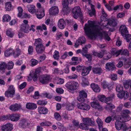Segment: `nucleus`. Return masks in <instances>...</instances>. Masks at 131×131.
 <instances>
[{
	"label": "nucleus",
	"mask_w": 131,
	"mask_h": 131,
	"mask_svg": "<svg viewBox=\"0 0 131 131\" xmlns=\"http://www.w3.org/2000/svg\"><path fill=\"white\" fill-rule=\"evenodd\" d=\"M108 24L112 26H116L117 24L114 19L111 20L105 18V20L102 21L100 23L101 26L95 25L94 21L89 20L84 27L85 34L91 39L99 37L101 38L103 37L105 39L109 41L110 38L108 36V33L109 32L114 31L115 29L113 28L108 31L105 30V29L108 28Z\"/></svg>",
	"instance_id": "nucleus-1"
},
{
	"label": "nucleus",
	"mask_w": 131,
	"mask_h": 131,
	"mask_svg": "<svg viewBox=\"0 0 131 131\" xmlns=\"http://www.w3.org/2000/svg\"><path fill=\"white\" fill-rule=\"evenodd\" d=\"M115 127L118 130L122 129L124 131H131V127H127L125 124L121 121H116Z\"/></svg>",
	"instance_id": "nucleus-2"
},
{
	"label": "nucleus",
	"mask_w": 131,
	"mask_h": 131,
	"mask_svg": "<svg viewBox=\"0 0 131 131\" xmlns=\"http://www.w3.org/2000/svg\"><path fill=\"white\" fill-rule=\"evenodd\" d=\"M65 86L69 92H72L78 88L79 84L75 81H71L66 83Z\"/></svg>",
	"instance_id": "nucleus-3"
},
{
	"label": "nucleus",
	"mask_w": 131,
	"mask_h": 131,
	"mask_svg": "<svg viewBox=\"0 0 131 131\" xmlns=\"http://www.w3.org/2000/svg\"><path fill=\"white\" fill-rule=\"evenodd\" d=\"M112 53L113 55L116 57L118 56L120 54L126 56H128L129 54V52L127 49H122L116 50V49H114L113 50Z\"/></svg>",
	"instance_id": "nucleus-4"
},
{
	"label": "nucleus",
	"mask_w": 131,
	"mask_h": 131,
	"mask_svg": "<svg viewBox=\"0 0 131 131\" xmlns=\"http://www.w3.org/2000/svg\"><path fill=\"white\" fill-rule=\"evenodd\" d=\"M15 89L14 86L10 85L8 90L5 92V95L7 97H13L15 94Z\"/></svg>",
	"instance_id": "nucleus-5"
},
{
	"label": "nucleus",
	"mask_w": 131,
	"mask_h": 131,
	"mask_svg": "<svg viewBox=\"0 0 131 131\" xmlns=\"http://www.w3.org/2000/svg\"><path fill=\"white\" fill-rule=\"evenodd\" d=\"M69 2L68 0H62V4L63 6V11L64 15H67L70 11L69 8L68 7Z\"/></svg>",
	"instance_id": "nucleus-6"
},
{
	"label": "nucleus",
	"mask_w": 131,
	"mask_h": 131,
	"mask_svg": "<svg viewBox=\"0 0 131 131\" xmlns=\"http://www.w3.org/2000/svg\"><path fill=\"white\" fill-rule=\"evenodd\" d=\"M50 79V76L47 74L42 75L39 77V81L42 84L48 83Z\"/></svg>",
	"instance_id": "nucleus-7"
},
{
	"label": "nucleus",
	"mask_w": 131,
	"mask_h": 131,
	"mask_svg": "<svg viewBox=\"0 0 131 131\" xmlns=\"http://www.w3.org/2000/svg\"><path fill=\"white\" fill-rule=\"evenodd\" d=\"M87 97L86 93L84 91H81L79 92V95L77 97V100L80 102H84L85 101V99Z\"/></svg>",
	"instance_id": "nucleus-8"
},
{
	"label": "nucleus",
	"mask_w": 131,
	"mask_h": 131,
	"mask_svg": "<svg viewBox=\"0 0 131 131\" xmlns=\"http://www.w3.org/2000/svg\"><path fill=\"white\" fill-rule=\"evenodd\" d=\"M72 12L73 14V17L75 19L77 18L81 14L80 8L79 6L74 7L72 9Z\"/></svg>",
	"instance_id": "nucleus-9"
},
{
	"label": "nucleus",
	"mask_w": 131,
	"mask_h": 131,
	"mask_svg": "<svg viewBox=\"0 0 131 131\" xmlns=\"http://www.w3.org/2000/svg\"><path fill=\"white\" fill-rule=\"evenodd\" d=\"M77 106L78 108L86 111H89L90 108L89 105L84 103H78Z\"/></svg>",
	"instance_id": "nucleus-10"
},
{
	"label": "nucleus",
	"mask_w": 131,
	"mask_h": 131,
	"mask_svg": "<svg viewBox=\"0 0 131 131\" xmlns=\"http://www.w3.org/2000/svg\"><path fill=\"white\" fill-rule=\"evenodd\" d=\"M83 123L84 125L89 126H93L95 125V122L92 121L91 118H83L82 119Z\"/></svg>",
	"instance_id": "nucleus-11"
},
{
	"label": "nucleus",
	"mask_w": 131,
	"mask_h": 131,
	"mask_svg": "<svg viewBox=\"0 0 131 131\" xmlns=\"http://www.w3.org/2000/svg\"><path fill=\"white\" fill-rule=\"evenodd\" d=\"M13 126L12 124L7 123L2 126L1 129L2 131H11L13 129Z\"/></svg>",
	"instance_id": "nucleus-12"
},
{
	"label": "nucleus",
	"mask_w": 131,
	"mask_h": 131,
	"mask_svg": "<svg viewBox=\"0 0 131 131\" xmlns=\"http://www.w3.org/2000/svg\"><path fill=\"white\" fill-rule=\"evenodd\" d=\"M105 68L108 71L114 70L116 68L114 62H108L106 63Z\"/></svg>",
	"instance_id": "nucleus-13"
},
{
	"label": "nucleus",
	"mask_w": 131,
	"mask_h": 131,
	"mask_svg": "<svg viewBox=\"0 0 131 131\" xmlns=\"http://www.w3.org/2000/svg\"><path fill=\"white\" fill-rule=\"evenodd\" d=\"M98 98L99 100L102 102H104L106 103H108L112 99V98L111 97H108L106 98L103 95H99L98 96Z\"/></svg>",
	"instance_id": "nucleus-14"
},
{
	"label": "nucleus",
	"mask_w": 131,
	"mask_h": 131,
	"mask_svg": "<svg viewBox=\"0 0 131 131\" xmlns=\"http://www.w3.org/2000/svg\"><path fill=\"white\" fill-rule=\"evenodd\" d=\"M59 9L57 6H53L51 7L49 9V13L51 15H55L59 13Z\"/></svg>",
	"instance_id": "nucleus-15"
},
{
	"label": "nucleus",
	"mask_w": 131,
	"mask_h": 131,
	"mask_svg": "<svg viewBox=\"0 0 131 131\" xmlns=\"http://www.w3.org/2000/svg\"><path fill=\"white\" fill-rule=\"evenodd\" d=\"M119 31L123 36H124V35L127 34L128 32L127 28L125 25H122L120 27Z\"/></svg>",
	"instance_id": "nucleus-16"
},
{
	"label": "nucleus",
	"mask_w": 131,
	"mask_h": 131,
	"mask_svg": "<svg viewBox=\"0 0 131 131\" xmlns=\"http://www.w3.org/2000/svg\"><path fill=\"white\" fill-rule=\"evenodd\" d=\"M117 96L120 99L124 97L125 99H127L129 97V93L127 92L122 91L117 94Z\"/></svg>",
	"instance_id": "nucleus-17"
},
{
	"label": "nucleus",
	"mask_w": 131,
	"mask_h": 131,
	"mask_svg": "<svg viewBox=\"0 0 131 131\" xmlns=\"http://www.w3.org/2000/svg\"><path fill=\"white\" fill-rule=\"evenodd\" d=\"M21 108V105L20 104H15L10 105L9 107V109L13 111H18Z\"/></svg>",
	"instance_id": "nucleus-18"
},
{
	"label": "nucleus",
	"mask_w": 131,
	"mask_h": 131,
	"mask_svg": "<svg viewBox=\"0 0 131 131\" xmlns=\"http://www.w3.org/2000/svg\"><path fill=\"white\" fill-rule=\"evenodd\" d=\"M20 117L19 114H14L9 115V119L12 121H17L19 119Z\"/></svg>",
	"instance_id": "nucleus-19"
},
{
	"label": "nucleus",
	"mask_w": 131,
	"mask_h": 131,
	"mask_svg": "<svg viewBox=\"0 0 131 131\" xmlns=\"http://www.w3.org/2000/svg\"><path fill=\"white\" fill-rule=\"evenodd\" d=\"M91 106L93 108L97 109L99 110H102V107L99 104V103L96 101H93L91 103Z\"/></svg>",
	"instance_id": "nucleus-20"
},
{
	"label": "nucleus",
	"mask_w": 131,
	"mask_h": 131,
	"mask_svg": "<svg viewBox=\"0 0 131 131\" xmlns=\"http://www.w3.org/2000/svg\"><path fill=\"white\" fill-rule=\"evenodd\" d=\"M45 48L43 45H40L36 47L37 52L38 54L42 53L45 51Z\"/></svg>",
	"instance_id": "nucleus-21"
},
{
	"label": "nucleus",
	"mask_w": 131,
	"mask_h": 131,
	"mask_svg": "<svg viewBox=\"0 0 131 131\" xmlns=\"http://www.w3.org/2000/svg\"><path fill=\"white\" fill-rule=\"evenodd\" d=\"M26 107L28 109L33 110L37 108V106L33 103H28L26 104Z\"/></svg>",
	"instance_id": "nucleus-22"
},
{
	"label": "nucleus",
	"mask_w": 131,
	"mask_h": 131,
	"mask_svg": "<svg viewBox=\"0 0 131 131\" xmlns=\"http://www.w3.org/2000/svg\"><path fill=\"white\" fill-rule=\"evenodd\" d=\"M124 84L125 88L126 89H128L129 86L130 88V100L131 101V80H128L125 81L124 83Z\"/></svg>",
	"instance_id": "nucleus-23"
},
{
	"label": "nucleus",
	"mask_w": 131,
	"mask_h": 131,
	"mask_svg": "<svg viewBox=\"0 0 131 131\" xmlns=\"http://www.w3.org/2000/svg\"><path fill=\"white\" fill-rule=\"evenodd\" d=\"M38 110L40 114H46L48 112V110L46 107H39L38 108Z\"/></svg>",
	"instance_id": "nucleus-24"
},
{
	"label": "nucleus",
	"mask_w": 131,
	"mask_h": 131,
	"mask_svg": "<svg viewBox=\"0 0 131 131\" xmlns=\"http://www.w3.org/2000/svg\"><path fill=\"white\" fill-rule=\"evenodd\" d=\"M92 68L91 66H89L88 67L85 68L83 70L82 75L83 76H85L87 75L91 70Z\"/></svg>",
	"instance_id": "nucleus-25"
},
{
	"label": "nucleus",
	"mask_w": 131,
	"mask_h": 131,
	"mask_svg": "<svg viewBox=\"0 0 131 131\" xmlns=\"http://www.w3.org/2000/svg\"><path fill=\"white\" fill-rule=\"evenodd\" d=\"M58 25V27L61 29H63L64 28L66 23L63 19H61L59 20Z\"/></svg>",
	"instance_id": "nucleus-26"
},
{
	"label": "nucleus",
	"mask_w": 131,
	"mask_h": 131,
	"mask_svg": "<svg viewBox=\"0 0 131 131\" xmlns=\"http://www.w3.org/2000/svg\"><path fill=\"white\" fill-rule=\"evenodd\" d=\"M115 119H116V120H121L122 121L124 122L129 120L130 119V118L128 115H127V116L125 115L124 116H122V117H120L119 118L118 117L117 118H116Z\"/></svg>",
	"instance_id": "nucleus-27"
},
{
	"label": "nucleus",
	"mask_w": 131,
	"mask_h": 131,
	"mask_svg": "<svg viewBox=\"0 0 131 131\" xmlns=\"http://www.w3.org/2000/svg\"><path fill=\"white\" fill-rule=\"evenodd\" d=\"M91 87L93 90L95 92H98L100 91L101 89L99 86L94 83L92 84Z\"/></svg>",
	"instance_id": "nucleus-28"
},
{
	"label": "nucleus",
	"mask_w": 131,
	"mask_h": 131,
	"mask_svg": "<svg viewBox=\"0 0 131 131\" xmlns=\"http://www.w3.org/2000/svg\"><path fill=\"white\" fill-rule=\"evenodd\" d=\"M90 6L91 9V10H89V14L91 16L95 15L96 14V13L95 6L93 5L92 4H91Z\"/></svg>",
	"instance_id": "nucleus-29"
},
{
	"label": "nucleus",
	"mask_w": 131,
	"mask_h": 131,
	"mask_svg": "<svg viewBox=\"0 0 131 131\" xmlns=\"http://www.w3.org/2000/svg\"><path fill=\"white\" fill-rule=\"evenodd\" d=\"M93 73L95 74H100L103 72L102 69L100 67H94L92 69Z\"/></svg>",
	"instance_id": "nucleus-30"
},
{
	"label": "nucleus",
	"mask_w": 131,
	"mask_h": 131,
	"mask_svg": "<svg viewBox=\"0 0 131 131\" xmlns=\"http://www.w3.org/2000/svg\"><path fill=\"white\" fill-rule=\"evenodd\" d=\"M28 11L31 13L34 14L36 12L35 7L33 5H29L27 6Z\"/></svg>",
	"instance_id": "nucleus-31"
},
{
	"label": "nucleus",
	"mask_w": 131,
	"mask_h": 131,
	"mask_svg": "<svg viewBox=\"0 0 131 131\" xmlns=\"http://www.w3.org/2000/svg\"><path fill=\"white\" fill-rule=\"evenodd\" d=\"M29 27L28 25H21V28L22 31L27 33L29 32Z\"/></svg>",
	"instance_id": "nucleus-32"
},
{
	"label": "nucleus",
	"mask_w": 131,
	"mask_h": 131,
	"mask_svg": "<svg viewBox=\"0 0 131 131\" xmlns=\"http://www.w3.org/2000/svg\"><path fill=\"white\" fill-rule=\"evenodd\" d=\"M74 103H70L67 102L66 103V108L67 110H71L73 109L74 106Z\"/></svg>",
	"instance_id": "nucleus-33"
},
{
	"label": "nucleus",
	"mask_w": 131,
	"mask_h": 131,
	"mask_svg": "<svg viewBox=\"0 0 131 131\" xmlns=\"http://www.w3.org/2000/svg\"><path fill=\"white\" fill-rule=\"evenodd\" d=\"M27 121L25 119L21 120L19 123V126L24 128L26 127L27 125Z\"/></svg>",
	"instance_id": "nucleus-34"
},
{
	"label": "nucleus",
	"mask_w": 131,
	"mask_h": 131,
	"mask_svg": "<svg viewBox=\"0 0 131 131\" xmlns=\"http://www.w3.org/2000/svg\"><path fill=\"white\" fill-rule=\"evenodd\" d=\"M96 121L98 124L99 130L100 131H101V130L103 128V122L101 119L99 118H97Z\"/></svg>",
	"instance_id": "nucleus-35"
},
{
	"label": "nucleus",
	"mask_w": 131,
	"mask_h": 131,
	"mask_svg": "<svg viewBox=\"0 0 131 131\" xmlns=\"http://www.w3.org/2000/svg\"><path fill=\"white\" fill-rule=\"evenodd\" d=\"M106 103L107 104L105 107V109L107 111L111 110L115 108L114 105L112 104H108Z\"/></svg>",
	"instance_id": "nucleus-36"
},
{
	"label": "nucleus",
	"mask_w": 131,
	"mask_h": 131,
	"mask_svg": "<svg viewBox=\"0 0 131 131\" xmlns=\"http://www.w3.org/2000/svg\"><path fill=\"white\" fill-rule=\"evenodd\" d=\"M13 49L10 48L6 50L5 52V57H8L9 56L10 54L13 53Z\"/></svg>",
	"instance_id": "nucleus-37"
},
{
	"label": "nucleus",
	"mask_w": 131,
	"mask_h": 131,
	"mask_svg": "<svg viewBox=\"0 0 131 131\" xmlns=\"http://www.w3.org/2000/svg\"><path fill=\"white\" fill-rule=\"evenodd\" d=\"M72 61L71 62V64L73 65H77L79 62H78V58L76 57H73L71 58Z\"/></svg>",
	"instance_id": "nucleus-38"
},
{
	"label": "nucleus",
	"mask_w": 131,
	"mask_h": 131,
	"mask_svg": "<svg viewBox=\"0 0 131 131\" xmlns=\"http://www.w3.org/2000/svg\"><path fill=\"white\" fill-rule=\"evenodd\" d=\"M45 15L44 10L42 9L41 12H38V14H37V16L38 19H40L42 18Z\"/></svg>",
	"instance_id": "nucleus-39"
},
{
	"label": "nucleus",
	"mask_w": 131,
	"mask_h": 131,
	"mask_svg": "<svg viewBox=\"0 0 131 131\" xmlns=\"http://www.w3.org/2000/svg\"><path fill=\"white\" fill-rule=\"evenodd\" d=\"M35 42L34 45L36 47L39 46L40 45H43L42 44V40L40 38L35 39Z\"/></svg>",
	"instance_id": "nucleus-40"
},
{
	"label": "nucleus",
	"mask_w": 131,
	"mask_h": 131,
	"mask_svg": "<svg viewBox=\"0 0 131 131\" xmlns=\"http://www.w3.org/2000/svg\"><path fill=\"white\" fill-rule=\"evenodd\" d=\"M10 16L8 14L4 15L3 17V19L4 21L8 22L11 19Z\"/></svg>",
	"instance_id": "nucleus-41"
},
{
	"label": "nucleus",
	"mask_w": 131,
	"mask_h": 131,
	"mask_svg": "<svg viewBox=\"0 0 131 131\" xmlns=\"http://www.w3.org/2000/svg\"><path fill=\"white\" fill-rule=\"evenodd\" d=\"M5 8L7 11H8L12 9L13 7L10 2H7L6 3Z\"/></svg>",
	"instance_id": "nucleus-42"
},
{
	"label": "nucleus",
	"mask_w": 131,
	"mask_h": 131,
	"mask_svg": "<svg viewBox=\"0 0 131 131\" xmlns=\"http://www.w3.org/2000/svg\"><path fill=\"white\" fill-rule=\"evenodd\" d=\"M18 13L17 16L20 18H22V13L23 10L22 8L20 6H19L17 7Z\"/></svg>",
	"instance_id": "nucleus-43"
},
{
	"label": "nucleus",
	"mask_w": 131,
	"mask_h": 131,
	"mask_svg": "<svg viewBox=\"0 0 131 131\" xmlns=\"http://www.w3.org/2000/svg\"><path fill=\"white\" fill-rule=\"evenodd\" d=\"M82 85L84 86L89 85V83L87 79L85 78H83L82 79V82L81 83Z\"/></svg>",
	"instance_id": "nucleus-44"
},
{
	"label": "nucleus",
	"mask_w": 131,
	"mask_h": 131,
	"mask_svg": "<svg viewBox=\"0 0 131 131\" xmlns=\"http://www.w3.org/2000/svg\"><path fill=\"white\" fill-rule=\"evenodd\" d=\"M6 34L9 37L12 38L13 36L14 33L11 30L9 29L7 31Z\"/></svg>",
	"instance_id": "nucleus-45"
},
{
	"label": "nucleus",
	"mask_w": 131,
	"mask_h": 131,
	"mask_svg": "<svg viewBox=\"0 0 131 131\" xmlns=\"http://www.w3.org/2000/svg\"><path fill=\"white\" fill-rule=\"evenodd\" d=\"M91 47L90 45H89L87 46H85L83 48L82 51V54L83 55H84L85 53H87L88 51V48H89Z\"/></svg>",
	"instance_id": "nucleus-46"
},
{
	"label": "nucleus",
	"mask_w": 131,
	"mask_h": 131,
	"mask_svg": "<svg viewBox=\"0 0 131 131\" xmlns=\"http://www.w3.org/2000/svg\"><path fill=\"white\" fill-rule=\"evenodd\" d=\"M79 127L83 129L87 130L89 129V127L88 125H84L83 123H81L79 125Z\"/></svg>",
	"instance_id": "nucleus-47"
},
{
	"label": "nucleus",
	"mask_w": 131,
	"mask_h": 131,
	"mask_svg": "<svg viewBox=\"0 0 131 131\" xmlns=\"http://www.w3.org/2000/svg\"><path fill=\"white\" fill-rule=\"evenodd\" d=\"M64 82V79L62 78H58L57 79L55 83L59 84H62Z\"/></svg>",
	"instance_id": "nucleus-48"
},
{
	"label": "nucleus",
	"mask_w": 131,
	"mask_h": 131,
	"mask_svg": "<svg viewBox=\"0 0 131 131\" xmlns=\"http://www.w3.org/2000/svg\"><path fill=\"white\" fill-rule=\"evenodd\" d=\"M53 57L55 59L58 60L59 57V52L56 50H55L54 52Z\"/></svg>",
	"instance_id": "nucleus-49"
},
{
	"label": "nucleus",
	"mask_w": 131,
	"mask_h": 131,
	"mask_svg": "<svg viewBox=\"0 0 131 131\" xmlns=\"http://www.w3.org/2000/svg\"><path fill=\"white\" fill-rule=\"evenodd\" d=\"M124 37L127 42H129L131 40V35L130 34H126L125 35H124Z\"/></svg>",
	"instance_id": "nucleus-50"
},
{
	"label": "nucleus",
	"mask_w": 131,
	"mask_h": 131,
	"mask_svg": "<svg viewBox=\"0 0 131 131\" xmlns=\"http://www.w3.org/2000/svg\"><path fill=\"white\" fill-rule=\"evenodd\" d=\"M116 90L117 92L120 93L123 91V88L121 85L118 84L117 85Z\"/></svg>",
	"instance_id": "nucleus-51"
},
{
	"label": "nucleus",
	"mask_w": 131,
	"mask_h": 131,
	"mask_svg": "<svg viewBox=\"0 0 131 131\" xmlns=\"http://www.w3.org/2000/svg\"><path fill=\"white\" fill-rule=\"evenodd\" d=\"M20 51L19 49H17L16 51L13 52L14 56L16 57L19 56L20 54Z\"/></svg>",
	"instance_id": "nucleus-52"
},
{
	"label": "nucleus",
	"mask_w": 131,
	"mask_h": 131,
	"mask_svg": "<svg viewBox=\"0 0 131 131\" xmlns=\"http://www.w3.org/2000/svg\"><path fill=\"white\" fill-rule=\"evenodd\" d=\"M7 67V65L5 62H2L0 64V71L3 70Z\"/></svg>",
	"instance_id": "nucleus-53"
},
{
	"label": "nucleus",
	"mask_w": 131,
	"mask_h": 131,
	"mask_svg": "<svg viewBox=\"0 0 131 131\" xmlns=\"http://www.w3.org/2000/svg\"><path fill=\"white\" fill-rule=\"evenodd\" d=\"M103 52H102L100 53H97V52H95L94 53V56H97L99 58H102L103 56Z\"/></svg>",
	"instance_id": "nucleus-54"
},
{
	"label": "nucleus",
	"mask_w": 131,
	"mask_h": 131,
	"mask_svg": "<svg viewBox=\"0 0 131 131\" xmlns=\"http://www.w3.org/2000/svg\"><path fill=\"white\" fill-rule=\"evenodd\" d=\"M54 118L57 120L60 121L61 119L60 115L57 112H55L54 114Z\"/></svg>",
	"instance_id": "nucleus-55"
},
{
	"label": "nucleus",
	"mask_w": 131,
	"mask_h": 131,
	"mask_svg": "<svg viewBox=\"0 0 131 131\" xmlns=\"http://www.w3.org/2000/svg\"><path fill=\"white\" fill-rule=\"evenodd\" d=\"M40 125L42 126H49L51 125V123L49 122H46L41 123Z\"/></svg>",
	"instance_id": "nucleus-56"
},
{
	"label": "nucleus",
	"mask_w": 131,
	"mask_h": 131,
	"mask_svg": "<svg viewBox=\"0 0 131 131\" xmlns=\"http://www.w3.org/2000/svg\"><path fill=\"white\" fill-rule=\"evenodd\" d=\"M53 73L56 74L60 73V74H63V72L61 70H59L58 68L55 69L53 71Z\"/></svg>",
	"instance_id": "nucleus-57"
},
{
	"label": "nucleus",
	"mask_w": 131,
	"mask_h": 131,
	"mask_svg": "<svg viewBox=\"0 0 131 131\" xmlns=\"http://www.w3.org/2000/svg\"><path fill=\"white\" fill-rule=\"evenodd\" d=\"M47 103L46 101L42 100H39L37 101V103L40 105H45Z\"/></svg>",
	"instance_id": "nucleus-58"
},
{
	"label": "nucleus",
	"mask_w": 131,
	"mask_h": 131,
	"mask_svg": "<svg viewBox=\"0 0 131 131\" xmlns=\"http://www.w3.org/2000/svg\"><path fill=\"white\" fill-rule=\"evenodd\" d=\"M38 63V61L34 59H31L30 61V63L32 66H34L37 65Z\"/></svg>",
	"instance_id": "nucleus-59"
},
{
	"label": "nucleus",
	"mask_w": 131,
	"mask_h": 131,
	"mask_svg": "<svg viewBox=\"0 0 131 131\" xmlns=\"http://www.w3.org/2000/svg\"><path fill=\"white\" fill-rule=\"evenodd\" d=\"M14 65L13 62L12 61L9 62L8 63V69H12L13 68Z\"/></svg>",
	"instance_id": "nucleus-60"
},
{
	"label": "nucleus",
	"mask_w": 131,
	"mask_h": 131,
	"mask_svg": "<svg viewBox=\"0 0 131 131\" xmlns=\"http://www.w3.org/2000/svg\"><path fill=\"white\" fill-rule=\"evenodd\" d=\"M7 119H9V115H3L0 118V119L2 121H3Z\"/></svg>",
	"instance_id": "nucleus-61"
},
{
	"label": "nucleus",
	"mask_w": 131,
	"mask_h": 131,
	"mask_svg": "<svg viewBox=\"0 0 131 131\" xmlns=\"http://www.w3.org/2000/svg\"><path fill=\"white\" fill-rule=\"evenodd\" d=\"M56 92L58 94H62L63 93L64 90L62 88H58L56 89Z\"/></svg>",
	"instance_id": "nucleus-62"
},
{
	"label": "nucleus",
	"mask_w": 131,
	"mask_h": 131,
	"mask_svg": "<svg viewBox=\"0 0 131 131\" xmlns=\"http://www.w3.org/2000/svg\"><path fill=\"white\" fill-rule=\"evenodd\" d=\"M130 113V112L128 110H123L122 113V116L128 115V114Z\"/></svg>",
	"instance_id": "nucleus-63"
},
{
	"label": "nucleus",
	"mask_w": 131,
	"mask_h": 131,
	"mask_svg": "<svg viewBox=\"0 0 131 131\" xmlns=\"http://www.w3.org/2000/svg\"><path fill=\"white\" fill-rule=\"evenodd\" d=\"M68 78L70 79H77L78 77V76L75 74H73L71 75L68 76Z\"/></svg>",
	"instance_id": "nucleus-64"
}]
</instances>
